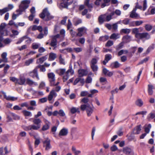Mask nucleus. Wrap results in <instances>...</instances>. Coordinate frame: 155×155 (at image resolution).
<instances>
[{
  "mask_svg": "<svg viewBox=\"0 0 155 155\" xmlns=\"http://www.w3.org/2000/svg\"><path fill=\"white\" fill-rule=\"evenodd\" d=\"M141 29L142 28H133L132 29V33L134 34L135 37L139 39H142L144 38L146 40L149 39L150 36L148 33H139V30Z\"/></svg>",
  "mask_w": 155,
  "mask_h": 155,
  "instance_id": "nucleus-1",
  "label": "nucleus"
},
{
  "mask_svg": "<svg viewBox=\"0 0 155 155\" xmlns=\"http://www.w3.org/2000/svg\"><path fill=\"white\" fill-rule=\"evenodd\" d=\"M80 109L83 111L85 110L87 116L90 117L93 112L94 107L92 105L91 106L89 104H83L81 105Z\"/></svg>",
  "mask_w": 155,
  "mask_h": 155,
  "instance_id": "nucleus-2",
  "label": "nucleus"
},
{
  "mask_svg": "<svg viewBox=\"0 0 155 155\" xmlns=\"http://www.w3.org/2000/svg\"><path fill=\"white\" fill-rule=\"evenodd\" d=\"M114 16V13L111 12L109 14H106L102 15L98 17V21L100 24H102L104 22H108L113 18L112 17Z\"/></svg>",
  "mask_w": 155,
  "mask_h": 155,
  "instance_id": "nucleus-3",
  "label": "nucleus"
},
{
  "mask_svg": "<svg viewBox=\"0 0 155 155\" xmlns=\"http://www.w3.org/2000/svg\"><path fill=\"white\" fill-rule=\"evenodd\" d=\"M39 16L41 18L46 21L50 20L54 18L50 15L47 8H45L43 10L42 13L40 14Z\"/></svg>",
  "mask_w": 155,
  "mask_h": 155,
  "instance_id": "nucleus-4",
  "label": "nucleus"
},
{
  "mask_svg": "<svg viewBox=\"0 0 155 155\" xmlns=\"http://www.w3.org/2000/svg\"><path fill=\"white\" fill-rule=\"evenodd\" d=\"M30 3L29 0H24L21 1V4L19 6L18 9L16 10L17 12H22L28 8Z\"/></svg>",
  "mask_w": 155,
  "mask_h": 155,
  "instance_id": "nucleus-5",
  "label": "nucleus"
},
{
  "mask_svg": "<svg viewBox=\"0 0 155 155\" xmlns=\"http://www.w3.org/2000/svg\"><path fill=\"white\" fill-rule=\"evenodd\" d=\"M32 122L34 124L32 125L31 127L33 128V130H37L40 128L42 123L40 119L38 118L33 119Z\"/></svg>",
  "mask_w": 155,
  "mask_h": 155,
  "instance_id": "nucleus-6",
  "label": "nucleus"
},
{
  "mask_svg": "<svg viewBox=\"0 0 155 155\" xmlns=\"http://www.w3.org/2000/svg\"><path fill=\"white\" fill-rule=\"evenodd\" d=\"M48 76L51 86H56L59 84V82L55 83V75L53 73L51 72L48 73Z\"/></svg>",
  "mask_w": 155,
  "mask_h": 155,
  "instance_id": "nucleus-7",
  "label": "nucleus"
},
{
  "mask_svg": "<svg viewBox=\"0 0 155 155\" xmlns=\"http://www.w3.org/2000/svg\"><path fill=\"white\" fill-rule=\"evenodd\" d=\"M38 67H39V66H36L32 71L29 73V75L30 76L33 78L36 77L38 80H39L40 79L38 72Z\"/></svg>",
  "mask_w": 155,
  "mask_h": 155,
  "instance_id": "nucleus-8",
  "label": "nucleus"
},
{
  "mask_svg": "<svg viewBox=\"0 0 155 155\" xmlns=\"http://www.w3.org/2000/svg\"><path fill=\"white\" fill-rule=\"evenodd\" d=\"M87 29L84 27L79 28L77 29L78 33L77 34V36L81 37L84 34L87 33Z\"/></svg>",
  "mask_w": 155,
  "mask_h": 155,
  "instance_id": "nucleus-9",
  "label": "nucleus"
},
{
  "mask_svg": "<svg viewBox=\"0 0 155 155\" xmlns=\"http://www.w3.org/2000/svg\"><path fill=\"white\" fill-rule=\"evenodd\" d=\"M57 96V94L54 91V90H52L50 92V94L48 96V100L49 101V103L52 104L53 101L52 100L54 97H55Z\"/></svg>",
  "mask_w": 155,
  "mask_h": 155,
  "instance_id": "nucleus-10",
  "label": "nucleus"
},
{
  "mask_svg": "<svg viewBox=\"0 0 155 155\" xmlns=\"http://www.w3.org/2000/svg\"><path fill=\"white\" fill-rule=\"evenodd\" d=\"M6 25V24L5 23H2L0 25V33L2 35H7L8 34V31L4 30Z\"/></svg>",
  "mask_w": 155,
  "mask_h": 155,
  "instance_id": "nucleus-11",
  "label": "nucleus"
},
{
  "mask_svg": "<svg viewBox=\"0 0 155 155\" xmlns=\"http://www.w3.org/2000/svg\"><path fill=\"white\" fill-rule=\"evenodd\" d=\"M123 153L127 155H132L134 154L131 148L128 147H125L123 148Z\"/></svg>",
  "mask_w": 155,
  "mask_h": 155,
  "instance_id": "nucleus-12",
  "label": "nucleus"
},
{
  "mask_svg": "<svg viewBox=\"0 0 155 155\" xmlns=\"http://www.w3.org/2000/svg\"><path fill=\"white\" fill-rule=\"evenodd\" d=\"M1 92L3 94L4 98L8 101H15L18 99L17 97H12L9 95L8 96H7L6 93L3 91H2Z\"/></svg>",
  "mask_w": 155,
  "mask_h": 155,
  "instance_id": "nucleus-13",
  "label": "nucleus"
},
{
  "mask_svg": "<svg viewBox=\"0 0 155 155\" xmlns=\"http://www.w3.org/2000/svg\"><path fill=\"white\" fill-rule=\"evenodd\" d=\"M44 146L45 147V149L48 150L50 149L51 146L50 144V140L48 138H47L43 142Z\"/></svg>",
  "mask_w": 155,
  "mask_h": 155,
  "instance_id": "nucleus-14",
  "label": "nucleus"
},
{
  "mask_svg": "<svg viewBox=\"0 0 155 155\" xmlns=\"http://www.w3.org/2000/svg\"><path fill=\"white\" fill-rule=\"evenodd\" d=\"M78 76L79 77H82L86 75L87 74V71L83 69H81L78 70Z\"/></svg>",
  "mask_w": 155,
  "mask_h": 155,
  "instance_id": "nucleus-15",
  "label": "nucleus"
},
{
  "mask_svg": "<svg viewBox=\"0 0 155 155\" xmlns=\"http://www.w3.org/2000/svg\"><path fill=\"white\" fill-rule=\"evenodd\" d=\"M68 133V129L63 128L60 130L59 135L60 136H65L67 135Z\"/></svg>",
  "mask_w": 155,
  "mask_h": 155,
  "instance_id": "nucleus-16",
  "label": "nucleus"
},
{
  "mask_svg": "<svg viewBox=\"0 0 155 155\" xmlns=\"http://www.w3.org/2000/svg\"><path fill=\"white\" fill-rule=\"evenodd\" d=\"M112 58V55L110 54H107L105 55V59L103 61V63L104 65H106V63L110 60Z\"/></svg>",
  "mask_w": 155,
  "mask_h": 155,
  "instance_id": "nucleus-17",
  "label": "nucleus"
},
{
  "mask_svg": "<svg viewBox=\"0 0 155 155\" xmlns=\"http://www.w3.org/2000/svg\"><path fill=\"white\" fill-rule=\"evenodd\" d=\"M63 2L61 4V5L63 7L67 8L68 6L71 4L73 2L72 1L68 2L70 0H62Z\"/></svg>",
  "mask_w": 155,
  "mask_h": 155,
  "instance_id": "nucleus-18",
  "label": "nucleus"
},
{
  "mask_svg": "<svg viewBox=\"0 0 155 155\" xmlns=\"http://www.w3.org/2000/svg\"><path fill=\"white\" fill-rule=\"evenodd\" d=\"M141 125L137 126L135 127L133 130V133L134 134H140L141 130Z\"/></svg>",
  "mask_w": 155,
  "mask_h": 155,
  "instance_id": "nucleus-19",
  "label": "nucleus"
},
{
  "mask_svg": "<svg viewBox=\"0 0 155 155\" xmlns=\"http://www.w3.org/2000/svg\"><path fill=\"white\" fill-rule=\"evenodd\" d=\"M26 84L30 86L34 85L37 86L38 85L37 83L34 82L33 80L30 79L29 78H27L26 79Z\"/></svg>",
  "mask_w": 155,
  "mask_h": 155,
  "instance_id": "nucleus-20",
  "label": "nucleus"
},
{
  "mask_svg": "<svg viewBox=\"0 0 155 155\" xmlns=\"http://www.w3.org/2000/svg\"><path fill=\"white\" fill-rule=\"evenodd\" d=\"M47 59V55H45V56H43L41 58H39L37 59L36 63L37 64H41L43 63V62L45 61V60H46Z\"/></svg>",
  "mask_w": 155,
  "mask_h": 155,
  "instance_id": "nucleus-21",
  "label": "nucleus"
},
{
  "mask_svg": "<svg viewBox=\"0 0 155 155\" xmlns=\"http://www.w3.org/2000/svg\"><path fill=\"white\" fill-rule=\"evenodd\" d=\"M66 71L65 68H59L57 69L56 72L59 75L62 76L66 73Z\"/></svg>",
  "mask_w": 155,
  "mask_h": 155,
  "instance_id": "nucleus-22",
  "label": "nucleus"
},
{
  "mask_svg": "<svg viewBox=\"0 0 155 155\" xmlns=\"http://www.w3.org/2000/svg\"><path fill=\"white\" fill-rule=\"evenodd\" d=\"M26 81V79L24 77H20L19 79H18L17 84L21 85L24 84Z\"/></svg>",
  "mask_w": 155,
  "mask_h": 155,
  "instance_id": "nucleus-23",
  "label": "nucleus"
},
{
  "mask_svg": "<svg viewBox=\"0 0 155 155\" xmlns=\"http://www.w3.org/2000/svg\"><path fill=\"white\" fill-rule=\"evenodd\" d=\"M136 8L134 9L131 12L130 17L131 18H136L139 16V15L136 12Z\"/></svg>",
  "mask_w": 155,
  "mask_h": 155,
  "instance_id": "nucleus-24",
  "label": "nucleus"
},
{
  "mask_svg": "<svg viewBox=\"0 0 155 155\" xmlns=\"http://www.w3.org/2000/svg\"><path fill=\"white\" fill-rule=\"evenodd\" d=\"M120 64L117 61L112 63L110 64V67L112 68H117L120 67Z\"/></svg>",
  "mask_w": 155,
  "mask_h": 155,
  "instance_id": "nucleus-25",
  "label": "nucleus"
},
{
  "mask_svg": "<svg viewBox=\"0 0 155 155\" xmlns=\"http://www.w3.org/2000/svg\"><path fill=\"white\" fill-rule=\"evenodd\" d=\"M57 57L56 54L54 53L51 52L49 54L48 60L49 61L54 60Z\"/></svg>",
  "mask_w": 155,
  "mask_h": 155,
  "instance_id": "nucleus-26",
  "label": "nucleus"
},
{
  "mask_svg": "<svg viewBox=\"0 0 155 155\" xmlns=\"http://www.w3.org/2000/svg\"><path fill=\"white\" fill-rule=\"evenodd\" d=\"M122 40L125 43L129 42L131 40V37L128 35H125L123 37Z\"/></svg>",
  "mask_w": 155,
  "mask_h": 155,
  "instance_id": "nucleus-27",
  "label": "nucleus"
},
{
  "mask_svg": "<svg viewBox=\"0 0 155 155\" xmlns=\"http://www.w3.org/2000/svg\"><path fill=\"white\" fill-rule=\"evenodd\" d=\"M130 19L128 18H125L122 21H120L118 22L117 23L120 24V22H122V23L125 25H128L129 24V21Z\"/></svg>",
  "mask_w": 155,
  "mask_h": 155,
  "instance_id": "nucleus-28",
  "label": "nucleus"
},
{
  "mask_svg": "<svg viewBox=\"0 0 155 155\" xmlns=\"http://www.w3.org/2000/svg\"><path fill=\"white\" fill-rule=\"evenodd\" d=\"M22 113L25 117H31L32 116L31 112L27 110H23L22 111Z\"/></svg>",
  "mask_w": 155,
  "mask_h": 155,
  "instance_id": "nucleus-29",
  "label": "nucleus"
},
{
  "mask_svg": "<svg viewBox=\"0 0 155 155\" xmlns=\"http://www.w3.org/2000/svg\"><path fill=\"white\" fill-rule=\"evenodd\" d=\"M148 92L150 95H152L153 91V89L154 88L153 86L151 84H148Z\"/></svg>",
  "mask_w": 155,
  "mask_h": 155,
  "instance_id": "nucleus-30",
  "label": "nucleus"
},
{
  "mask_svg": "<svg viewBox=\"0 0 155 155\" xmlns=\"http://www.w3.org/2000/svg\"><path fill=\"white\" fill-rule=\"evenodd\" d=\"M72 150L74 155H79L81 152L80 150H77L75 147H72Z\"/></svg>",
  "mask_w": 155,
  "mask_h": 155,
  "instance_id": "nucleus-31",
  "label": "nucleus"
},
{
  "mask_svg": "<svg viewBox=\"0 0 155 155\" xmlns=\"http://www.w3.org/2000/svg\"><path fill=\"white\" fill-rule=\"evenodd\" d=\"M110 38L111 39L116 40L120 38V35L118 33H113L111 35Z\"/></svg>",
  "mask_w": 155,
  "mask_h": 155,
  "instance_id": "nucleus-32",
  "label": "nucleus"
},
{
  "mask_svg": "<svg viewBox=\"0 0 155 155\" xmlns=\"http://www.w3.org/2000/svg\"><path fill=\"white\" fill-rule=\"evenodd\" d=\"M130 32V29L128 28H123L120 31L121 34H128Z\"/></svg>",
  "mask_w": 155,
  "mask_h": 155,
  "instance_id": "nucleus-33",
  "label": "nucleus"
},
{
  "mask_svg": "<svg viewBox=\"0 0 155 155\" xmlns=\"http://www.w3.org/2000/svg\"><path fill=\"white\" fill-rule=\"evenodd\" d=\"M7 54L6 52H4L2 54V61L4 62H7L8 59L6 58Z\"/></svg>",
  "mask_w": 155,
  "mask_h": 155,
  "instance_id": "nucleus-34",
  "label": "nucleus"
},
{
  "mask_svg": "<svg viewBox=\"0 0 155 155\" xmlns=\"http://www.w3.org/2000/svg\"><path fill=\"white\" fill-rule=\"evenodd\" d=\"M57 45V40L55 38L52 37L50 45L51 46H55Z\"/></svg>",
  "mask_w": 155,
  "mask_h": 155,
  "instance_id": "nucleus-35",
  "label": "nucleus"
},
{
  "mask_svg": "<svg viewBox=\"0 0 155 155\" xmlns=\"http://www.w3.org/2000/svg\"><path fill=\"white\" fill-rule=\"evenodd\" d=\"M12 40L11 39L6 38L3 40V42L5 45H9L12 42Z\"/></svg>",
  "mask_w": 155,
  "mask_h": 155,
  "instance_id": "nucleus-36",
  "label": "nucleus"
},
{
  "mask_svg": "<svg viewBox=\"0 0 155 155\" xmlns=\"http://www.w3.org/2000/svg\"><path fill=\"white\" fill-rule=\"evenodd\" d=\"M71 112L72 114H74L76 112H78V113H80L79 108H76L75 107H73L71 109Z\"/></svg>",
  "mask_w": 155,
  "mask_h": 155,
  "instance_id": "nucleus-37",
  "label": "nucleus"
},
{
  "mask_svg": "<svg viewBox=\"0 0 155 155\" xmlns=\"http://www.w3.org/2000/svg\"><path fill=\"white\" fill-rule=\"evenodd\" d=\"M109 39V36L108 35H105L100 37L99 40L100 41H105Z\"/></svg>",
  "mask_w": 155,
  "mask_h": 155,
  "instance_id": "nucleus-38",
  "label": "nucleus"
},
{
  "mask_svg": "<svg viewBox=\"0 0 155 155\" xmlns=\"http://www.w3.org/2000/svg\"><path fill=\"white\" fill-rule=\"evenodd\" d=\"M41 45L40 44L36 43H34L32 44V48L34 49L38 48Z\"/></svg>",
  "mask_w": 155,
  "mask_h": 155,
  "instance_id": "nucleus-39",
  "label": "nucleus"
},
{
  "mask_svg": "<svg viewBox=\"0 0 155 155\" xmlns=\"http://www.w3.org/2000/svg\"><path fill=\"white\" fill-rule=\"evenodd\" d=\"M34 61L33 59L31 58L26 60L25 62V66H28L30 64H32Z\"/></svg>",
  "mask_w": 155,
  "mask_h": 155,
  "instance_id": "nucleus-40",
  "label": "nucleus"
},
{
  "mask_svg": "<svg viewBox=\"0 0 155 155\" xmlns=\"http://www.w3.org/2000/svg\"><path fill=\"white\" fill-rule=\"evenodd\" d=\"M127 139L129 141H131L134 140V141H136V140L135 138V136L131 134L130 136H127Z\"/></svg>",
  "mask_w": 155,
  "mask_h": 155,
  "instance_id": "nucleus-41",
  "label": "nucleus"
},
{
  "mask_svg": "<svg viewBox=\"0 0 155 155\" xmlns=\"http://www.w3.org/2000/svg\"><path fill=\"white\" fill-rule=\"evenodd\" d=\"M59 62L61 64L65 65V61L64 60L63 58L61 55H60L59 57Z\"/></svg>",
  "mask_w": 155,
  "mask_h": 155,
  "instance_id": "nucleus-42",
  "label": "nucleus"
},
{
  "mask_svg": "<svg viewBox=\"0 0 155 155\" xmlns=\"http://www.w3.org/2000/svg\"><path fill=\"white\" fill-rule=\"evenodd\" d=\"M66 73L69 74H70L71 75H73L74 74V71L71 67L70 66L69 69L66 71Z\"/></svg>",
  "mask_w": 155,
  "mask_h": 155,
  "instance_id": "nucleus-43",
  "label": "nucleus"
},
{
  "mask_svg": "<svg viewBox=\"0 0 155 155\" xmlns=\"http://www.w3.org/2000/svg\"><path fill=\"white\" fill-rule=\"evenodd\" d=\"M136 104L137 106L141 107L143 105V102L141 99H139L136 101Z\"/></svg>",
  "mask_w": 155,
  "mask_h": 155,
  "instance_id": "nucleus-44",
  "label": "nucleus"
},
{
  "mask_svg": "<svg viewBox=\"0 0 155 155\" xmlns=\"http://www.w3.org/2000/svg\"><path fill=\"white\" fill-rule=\"evenodd\" d=\"M112 13H114V15L115 14L117 16H119L120 15L121 12V11L118 9L116 10L115 11H112Z\"/></svg>",
  "mask_w": 155,
  "mask_h": 155,
  "instance_id": "nucleus-45",
  "label": "nucleus"
},
{
  "mask_svg": "<svg viewBox=\"0 0 155 155\" xmlns=\"http://www.w3.org/2000/svg\"><path fill=\"white\" fill-rule=\"evenodd\" d=\"M38 26L34 25L32 26H31L29 28L28 30V31H29L31 30L33 31H35L36 30H37Z\"/></svg>",
  "mask_w": 155,
  "mask_h": 155,
  "instance_id": "nucleus-46",
  "label": "nucleus"
},
{
  "mask_svg": "<svg viewBox=\"0 0 155 155\" xmlns=\"http://www.w3.org/2000/svg\"><path fill=\"white\" fill-rule=\"evenodd\" d=\"M90 66L93 72H96L97 71L98 69V67L97 65H91Z\"/></svg>",
  "mask_w": 155,
  "mask_h": 155,
  "instance_id": "nucleus-47",
  "label": "nucleus"
},
{
  "mask_svg": "<svg viewBox=\"0 0 155 155\" xmlns=\"http://www.w3.org/2000/svg\"><path fill=\"white\" fill-rule=\"evenodd\" d=\"M11 115L12 116L13 119L15 120H18L20 119V117L13 113H11Z\"/></svg>",
  "mask_w": 155,
  "mask_h": 155,
  "instance_id": "nucleus-48",
  "label": "nucleus"
},
{
  "mask_svg": "<svg viewBox=\"0 0 155 155\" xmlns=\"http://www.w3.org/2000/svg\"><path fill=\"white\" fill-rule=\"evenodd\" d=\"M27 38V36H25L20 38L18 40V41L17 42L16 44H19L21 43L24 40L26 39Z\"/></svg>",
  "mask_w": 155,
  "mask_h": 155,
  "instance_id": "nucleus-49",
  "label": "nucleus"
},
{
  "mask_svg": "<svg viewBox=\"0 0 155 155\" xmlns=\"http://www.w3.org/2000/svg\"><path fill=\"white\" fill-rule=\"evenodd\" d=\"M97 62V61L96 58H92L91 61L90 65H96Z\"/></svg>",
  "mask_w": 155,
  "mask_h": 155,
  "instance_id": "nucleus-50",
  "label": "nucleus"
},
{
  "mask_svg": "<svg viewBox=\"0 0 155 155\" xmlns=\"http://www.w3.org/2000/svg\"><path fill=\"white\" fill-rule=\"evenodd\" d=\"M8 25L11 26L13 25L16 28H18L17 24L15 23L12 20H11L9 21V22L8 23Z\"/></svg>",
  "mask_w": 155,
  "mask_h": 155,
  "instance_id": "nucleus-51",
  "label": "nucleus"
},
{
  "mask_svg": "<svg viewBox=\"0 0 155 155\" xmlns=\"http://www.w3.org/2000/svg\"><path fill=\"white\" fill-rule=\"evenodd\" d=\"M19 13L17 14H16L14 13H13L12 14V19L13 20H15L16 19L17 17L19 15L21 14L22 12H18Z\"/></svg>",
  "mask_w": 155,
  "mask_h": 155,
  "instance_id": "nucleus-52",
  "label": "nucleus"
},
{
  "mask_svg": "<svg viewBox=\"0 0 155 155\" xmlns=\"http://www.w3.org/2000/svg\"><path fill=\"white\" fill-rule=\"evenodd\" d=\"M37 66H39V67L38 68V69L39 68H40V71L44 72L46 71V69L45 68L44 65H41L40 64H39Z\"/></svg>",
  "mask_w": 155,
  "mask_h": 155,
  "instance_id": "nucleus-53",
  "label": "nucleus"
},
{
  "mask_svg": "<svg viewBox=\"0 0 155 155\" xmlns=\"http://www.w3.org/2000/svg\"><path fill=\"white\" fill-rule=\"evenodd\" d=\"M124 45L123 42H121L116 47V49L117 50H119L122 48Z\"/></svg>",
  "mask_w": 155,
  "mask_h": 155,
  "instance_id": "nucleus-54",
  "label": "nucleus"
},
{
  "mask_svg": "<svg viewBox=\"0 0 155 155\" xmlns=\"http://www.w3.org/2000/svg\"><path fill=\"white\" fill-rule=\"evenodd\" d=\"M7 9L6 8H5L2 9H0V15H2L8 12Z\"/></svg>",
  "mask_w": 155,
  "mask_h": 155,
  "instance_id": "nucleus-55",
  "label": "nucleus"
},
{
  "mask_svg": "<svg viewBox=\"0 0 155 155\" xmlns=\"http://www.w3.org/2000/svg\"><path fill=\"white\" fill-rule=\"evenodd\" d=\"M151 126L150 124H149L147 127L145 128V131L147 134L148 133L150 130V129L151 128Z\"/></svg>",
  "mask_w": 155,
  "mask_h": 155,
  "instance_id": "nucleus-56",
  "label": "nucleus"
},
{
  "mask_svg": "<svg viewBox=\"0 0 155 155\" xmlns=\"http://www.w3.org/2000/svg\"><path fill=\"white\" fill-rule=\"evenodd\" d=\"M50 127V125L47 124H45L43 126L41 130L42 131H45L48 130Z\"/></svg>",
  "mask_w": 155,
  "mask_h": 155,
  "instance_id": "nucleus-57",
  "label": "nucleus"
},
{
  "mask_svg": "<svg viewBox=\"0 0 155 155\" xmlns=\"http://www.w3.org/2000/svg\"><path fill=\"white\" fill-rule=\"evenodd\" d=\"M70 31L71 36L72 38H74L77 36V33H76V32L73 31L72 29H71Z\"/></svg>",
  "mask_w": 155,
  "mask_h": 155,
  "instance_id": "nucleus-58",
  "label": "nucleus"
},
{
  "mask_svg": "<svg viewBox=\"0 0 155 155\" xmlns=\"http://www.w3.org/2000/svg\"><path fill=\"white\" fill-rule=\"evenodd\" d=\"M89 100V99L87 97H84L81 100V102L85 104H87V103L88 102Z\"/></svg>",
  "mask_w": 155,
  "mask_h": 155,
  "instance_id": "nucleus-59",
  "label": "nucleus"
},
{
  "mask_svg": "<svg viewBox=\"0 0 155 155\" xmlns=\"http://www.w3.org/2000/svg\"><path fill=\"white\" fill-rule=\"evenodd\" d=\"M152 28V26L149 24H147L145 26V28L147 31H150Z\"/></svg>",
  "mask_w": 155,
  "mask_h": 155,
  "instance_id": "nucleus-60",
  "label": "nucleus"
},
{
  "mask_svg": "<svg viewBox=\"0 0 155 155\" xmlns=\"http://www.w3.org/2000/svg\"><path fill=\"white\" fill-rule=\"evenodd\" d=\"M14 7V6L13 4H8L7 7H5L8 10V12L12 9Z\"/></svg>",
  "mask_w": 155,
  "mask_h": 155,
  "instance_id": "nucleus-61",
  "label": "nucleus"
},
{
  "mask_svg": "<svg viewBox=\"0 0 155 155\" xmlns=\"http://www.w3.org/2000/svg\"><path fill=\"white\" fill-rule=\"evenodd\" d=\"M88 94V93L87 91H84L81 92L80 95L81 97H84L87 96Z\"/></svg>",
  "mask_w": 155,
  "mask_h": 155,
  "instance_id": "nucleus-62",
  "label": "nucleus"
},
{
  "mask_svg": "<svg viewBox=\"0 0 155 155\" xmlns=\"http://www.w3.org/2000/svg\"><path fill=\"white\" fill-rule=\"evenodd\" d=\"M58 114L61 117H64L65 116V114L63 110H60L58 111Z\"/></svg>",
  "mask_w": 155,
  "mask_h": 155,
  "instance_id": "nucleus-63",
  "label": "nucleus"
},
{
  "mask_svg": "<svg viewBox=\"0 0 155 155\" xmlns=\"http://www.w3.org/2000/svg\"><path fill=\"white\" fill-rule=\"evenodd\" d=\"M113 44V42L112 41L109 40L106 44L105 46L107 47H110Z\"/></svg>",
  "mask_w": 155,
  "mask_h": 155,
  "instance_id": "nucleus-64",
  "label": "nucleus"
}]
</instances>
